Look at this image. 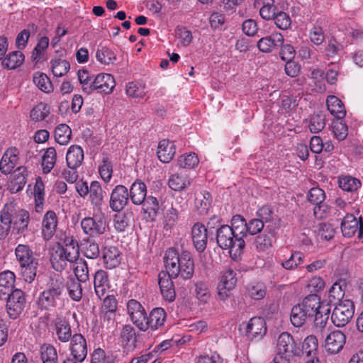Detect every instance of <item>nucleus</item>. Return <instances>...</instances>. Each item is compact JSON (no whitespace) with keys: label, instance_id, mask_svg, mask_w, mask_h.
<instances>
[{"label":"nucleus","instance_id":"f257e3e1","mask_svg":"<svg viewBox=\"0 0 363 363\" xmlns=\"http://www.w3.org/2000/svg\"><path fill=\"white\" fill-rule=\"evenodd\" d=\"M164 262L166 270L172 277L179 275L184 279H191L194 273V262L191 254L182 251L180 254L172 247L166 250Z\"/></svg>","mask_w":363,"mask_h":363},{"label":"nucleus","instance_id":"f03ea898","mask_svg":"<svg viewBox=\"0 0 363 363\" xmlns=\"http://www.w3.org/2000/svg\"><path fill=\"white\" fill-rule=\"evenodd\" d=\"M65 287V279L61 275L52 276L46 289L39 296L38 300L39 308L43 310L55 308L62 299Z\"/></svg>","mask_w":363,"mask_h":363},{"label":"nucleus","instance_id":"7ed1b4c3","mask_svg":"<svg viewBox=\"0 0 363 363\" xmlns=\"http://www.w3.org/2000/svg\"><path fill=\"white\" fill-rule=\"evenodd\" d=\"M216 241L220 248L229 250L230 256L234 260L240 257L245 245L244 240L237 237L228 225H223L217 229Z\"/></svg>","mask_w":363,"mask_h":363},{"label":"nucleus","instance_id":"20e7f679","mask_svg":"<svg viewBox=\"0 0 363 363\" xmlns=\"http://www.w3.org/2000/svg\"><path fill=\"white\" fill-rule=\"evenodd\" d=\"M320 306V297L316 294L306 296L301 303L294 306L291 311L290 320L295 327L302 326L308 319L313 317Z\"/></svg>","mask_w":363,"mask_h":363},{"label":"nucleus","instance_id":"39448f33","mask_svg":"<svg viewBox=\"0 0 363 363\" xmlns=\"http://www.w3.org/2000/svg\"><path fill=\"white\" fill-rule=\"evenodd\" d=\"M15 254L20 264L21 274L23 280L28 283L33 282L37 274L38 259L34 256L30 247L25 245H18Z\"/></svg>","mask_w":363,"mask_h":363},{"label":"nucleus","instance_id":"423d86ee","mask_svg":"<svg viewBox=\"0 0 363 363\" xmlns=\"http://www.w3.org/2000/svg\"><path fill=\"white\" fill-rule=\"evenodd\" d=\"M81 227L84 234L97 238L104 234L107 227L106 218L101 211L91 217H85L81 220Z\"/></svg>","mask_w":363,"mask_h":363},{"label":"nucleus","instance_id":"0eeeda50","mask_svg":"<svg viewBox=\"0 0 363 363\" xmlns=\"http://www.w3.org/2000/svg\"><path fill=\"white\" fill-rule=\"evenodd\" d=\"M72 251L65 250L60 242L52 249L50 261L56 272H62L67 268L68 263L72 264L79 260V256L74 250Z\"/></svg>","mask_w":363,"mask_h":363},{"label":"nucleus","instance_id":"6e6552de","mask_svg":"<svg viewBox=\"0 0 363 363\" xmlns=\"http://www.w3.org/2000/svg\"><path fill=\"white\" fill-rule=\"evenodd\" d=\"M354 313V306L350 300L340 301L333 309L331 320L337 327L345 326L352 319Z\"/></svg>","mask_w":363,"mask_h":363},{"label":"nucleus","instance_id":"1a4fd4ad","mask_svg":"<svg viewBox=\"0 0 363 363\" xmlns=\"http://www.w3.org/2000/svg\"><path fill=\"white\" fill-rule=\"evenodd\" d=\"M6 299L7 300L6 310L9 316L11 319H16L25 307L24 293L20 289H15L7 296Z\"/></svg>","mask_w":363,"mask_h":363},{"label":"nucleus","instance_id":"9d476101","mask_svg":"<svg viewBox=\"0 0 363 363\" xmlns=\"http://www.w3.org/2000/svg\"><path fill=\"white\" fill-rule=\"evenodd\" d=\"M237 282L236 273L232 269H225L217 286L218 296L220 300L225 301L235 288Z\"/></svg>","mask_w":363,"mask_h":363},{"label":"nucleus","instance_id":"9b49d317","mask_svg":"<svg viewBox=\"0 0 363 363\" xmlns=\"http://www.w3.org/2000/svg\"><path fill=\"white\" fill-rule=\"evenodd\" d=\"M129 192L123 185H117L110 194L109 207L114 211L121 212L128 203Z\"/></svg>","mask_w":363,"mask_h":363},{"label":"nucleus","instance_id":"f8f14e48","mask_svg":"<svg viewBox=\"0 0 363 363\" xmlns=\"http://www.w3.org/2000/svg\"><path fill=\"white\" fill-rule=\"evenodd\" d=\"M69 350L71 358L83 362L87 356V342L85 337L80 333L74 334L69 342Z\"/></svg>","mask_w":363,"mask_h":363},{"label":"nucleus","instance_id":"ddd939ff","mask_svg":"<svg viewBox=\"0 0 363 363\" xmlns=\"http://www.w3.org/2000/svg\"><path fill=\"white\" fill-rule=\"evenodd\" d=\"M277 352L288 356H299L300 349L293 337L288 333L284 332L279 335L277 344Z\"/></svg>","mask_w":363,"mask_h":363},{"label":"nucleus","instance_id":"4468645a","mask_svg":"<svg viewBox=\"0 0 363 363\" xmlns=\"http://www.w3.org/2000/svg\"><path fill=\"white\" fill-rule=\"evenodd\" d=\"M174 278L167 270V272L162 271L158 274V284L161 294L163 298L169 302L174 301L176 297L174 286L172 280Z\"/></svg>","mask_w":363,"mask_h":363},{"label":"nucleus","instance_id":"2eb2a0df","mask_svg":"<svg viewBox=\"0 0 363 363\" xmlns=\"http://www.w3.org/2000/svg\"><path fill=\"white\" fill-rule=\"evenodd\" d=\"M325 199L324 191L318 187L312 188L308 194V200L315 205L313 214L318 218H322L327 211V206L323 203Z\"/></svg>","mask_w":363,"mask_h":363},{"label":"nucleus","instance_id":"dca6fc26","mask_svg":"<svg viewBox=\"0 0 363 363\" xmlns=\"http://www.w3.org/2000/svg\"><path fill=\"white\" fill-rule=\"evenodd\" d=\"M341 231L345 237L351 238L356 232L358 237L363 234V223L360 218L358 220L352 214H347L341 223Z\"/></svg>","mask_w":363,"mask_h":363},{"label":"nucleus","instance_id":"f3484780","mask_svg":"<svg viewBox=\"0 0 363 363\" xmlns=\"http://www.w3.org/2000/svg\"><path fill=\"white\" fill-rule=\"evenodd\" d=\"M191 239L193 245L199 252H203L207 245L208 230L201 223H196L191 228Z\"/></svg>","mask_w":363,"mask_h":363},{"label":"nucleus","instance_id":"a211bd4d","mask_svg":"<svg viewBox=\"0 0 363 363\" xmlns=\"http://www.w3.org/2000/svg\"><path fill=\"white\" fill-rule=\"evenodd\" d=\"M116 86L113 77L110 74L100 73L94 76L93 92L100 94H111Z\"/></svg>","mask_w":363,"mask_h":363},{"label":"nucleus","instance_id":"6ab92c4d","mask_svg":"<svg viewBox=\"0 0 363 363\" xmlns=\"http://www.w3.org/2000/svg\"><path fill=\"white\" fill-rule=\"evenodd\" d=\"M345 342V335L340 330H334L327 335L325 347L330 353L337 354L343 348Z\"/></svg>","mask_w":363,"mask_h":363},{"label":"nucleus","instance_id":"aec40b11","mask_svg":"<svg viewBox=\"0 0 363 363\" xmlns=\"http://www.w3.org/2000/svg\"><path fill=\"white\" fill-rule=\"evenodd\" d=\"M123 348L127 352L133 351L136 347L137 335L134 328L130 325L123 326L119 336Z\"/></svg>","mask_w":363,"mask_h":363},{"label":"nucleus","instance_id":"412c9836","mask_svg":"<svg viewBox=\"0 0 363 363\" xmlns=\"http://www.w3.org/2000/svg\"><path fill=\"white\" fill-rule=\"evenodd\" d=\"M266 332V323L261 317L252 318L246 326V333L250 339H261Z\"/></svg>","mask_w":363,"mask_h":363},{"label":"nucleus","instance_id":"4be33fe9","mask_svg":"<svg viewBox=\"0 0 363 363\" xmlns=\"http://www.w3.org/2000/svg\"><path fill=\"white\" fill-rule=\"evenodd\" d=\"M283 43V35L276 32L259 39L257 42V48L262 52H269L273 48L281 45Z\"/></svg>","mask_w":363,"mask_h":363},{"label":"nucleus","instance_id":"5701e85b","mask_svg":"<svg viewBox=\"0 0 363 363\" xmlns=\"http://www.w3.org/2000/svg\"><path fill=\"white\" fill-rule=\"evenodd\" d=\"M57 225L56 213L48 211L44 216L42 223V234L45 240H50L55 233Z\"/></svg>","mask_w":363,"mask_h":363},{"label":"nucleus","instance_id":"b1692460","mask_svg":"<svg viewBox=\"0 0 363 363\" xmlns=\"http://www.w3.org/2000/svg\"><path fill=\"white\" fill-rule=\"evenodd\" d=\"M84 155L83 149L77 145H71L66 154V163L67 167L77 169L84 161Z\"/></svg>","mask_w":363,"mask_h":363},{"label":"nucleus","instance_id":"393cba45","mask_svg":"<svg viewBox=\"0 0 363 363\" xmlns=\"http://www.w3.org/2000/svg\"><path fill=\"white\" fill-rule=\"evenodd\" d=\"M94 286L96 296L102 299L108 291L109 282L107 273L101 269L95 272Z\"/></svg>","mask_w":363,"mask_h":363},{"label":"nucleus","instance_id":"a878e982","mask_svg":"<svg viewBox=\"0 0 363 363\" xmlns=\"http://www.w3.org/2000/svg\"><path fill=\"white\" fill-rule=\"evenodd\" d=\"M105 192L101 184L97 181H93L89 185V201L91 205L98 210H100L104 203Z\"/></svg>","mask_w":363,"mask_h":363},{"label":"nucleus","instance_id":"bb28decb","mask_svg":"<svg viewBox=\"0 0 363 363\" xmlns=\"http://www.w3.org/2000/svg\"><path fill=\"white\" fill-rule=\"evenodd\" d=\"M18 150L15 147L8 149L0 162V170L4 174H9L18 162Z\"/></svg>","mask_w":363,"mask_h":363},{"label":"nucleus","instance_id":"cd10ccee","mask_svg":"<svg viewBox=\"0 0 363 363\" xmlns=\"http://www.w3.org/2000/svg\"><path fill=\"white\" fill-rule=\"evenodd\" d=\"M15 274L11 271L0 273V298L5 299L13 292L15 282Z\"/></svg>","mask_w":363,"mask_h":363},{"label":"nucleus","instance_id":"c85d7f7f","mask_svg":"<svg viewBox=\"0 0 363 363\" xmlns=\"http://www.w3.org/2000/svg\"><path fill=\"white\" fill-rule=\"evenodd\" d=\"M129 199L135 205H140L147 197V186L140 180L134 182L130 188Z\"/></svg>","mask_w":363,"mask_h":363},{"label":"nucleus","instance_id":"c756f323","mask_svg":"<svg viewBox=\"0 0 363 363\" xmlns=\"http://www.w3.org/2000/svg\"><path fill=\"white\" fill-rule=\"evenodd\" d=\"M103 259L106 267L113 269L118 266L121 261V255L115 246H106L102 251Z\"/></svg>","mask_w":363,"mask_h":363},{"label":"nucleus","instance_id":"7c9ffc66","mask_svg":"<svg viewBox=\"0 0 363 363\" xmlns=\"http://www.w3.org/2000/svg\"><path fill=\"white\" fill-rule=\"evenodd\" d=\"M176 149L173 142L169 140H162L157 147V157L164 163L169 162L175 155Z\"/></svg>","mask_w":363,"mask_h":363},{"label":"nucleus","instance_id":"2f4dec72","mask_svg":"<svg viewBox=\"0 0 363 363\" xmlns=\"http://www.w3.org/2000/svg\"><path fill=\"white\" fill-rule=\"evenodd\" d=\"M182 211V207L179 205L177 199L174 203H171V207L167 210L164 216V228L165 230H170L175 226L179 219V212Z\"/></svg>","mask_w":363,"mask_h":363},{"label":"nucleus","instance_id":"473e14b6","mask_svg":"<svg viewBox=\"0 0 363 363\" xmlns=\"http://www.w3.org/2000/svg\"><path fill=\"white\" fill-rule=\"evenodd\" d=\"M211 203L212 196L208 191L203 190L195 194L194 206L199 214H207Z\"/></svg>","mask_w":363,"mask_h":363},{"label":"nucleus","instance_id":"72a5a7b5","mask_svg":"<svg viewBox=\"0 0 363 363\" xmlns=\"http://www.w3.org/2000/svg\"><path fill=\"white\" fill-rule=\"evenodd\" d=\"M326 104L330 113L337 119H342L346 115L345 106L342 101L334 95L328 96Z\"/></svg>","mask_w":363,"mask_h":363},{"label":"nucleus","instance_id":"f704fd0d","mask_svg":"<svg viewBox=\"0 0 363 363\" xmlns=\"http://www.w3.org/2000/svg\"><path fill=\"white\" fill-rule=\"evenodd\" d=\"M191 182L188 176L182 172L172 174L168 179L169 188L176 191H179L190 186Z\"/></svg>","mask_w":363,"mask_h":363},{"label":"nucleus","instance_id":"c9c22d12","mask_svg":"<svg viewBox=\"0 0 363 363\" xmlns=\"http://www.w3.org/2000/svg\"><path fill=\"white\" fill-rule=\"evenodd\" d=\"M140 205H142L143 213L147 215V218L153 220L157 216L160 209V204L157 198L148 196Z\"/></svg>","mask_w":363,"mask_h":363},{"label":"nucleus","instance_id":"e433bc0d","mask_svg":"<svg viewBox=\"0 0 363 363\" xmlns=\"http://www.w3.org/2000/svg\"><path fill=\"white\" fill-rule=\"evenodd\" d=\"M166 318V313L162 308H156L153 309L149 316L147 318V323L148 328L157 330L164 325Z\"/></svg>","mask_w":363,"mask_h":363},{"label":"nucleus","instance_id":"4c0bfd02","mask_svg":"<svg viewBox=\"0 0 363 363\" xmlns=\"http://www.w3.org/2000/svg\"><path fill=\"white\" fill-rule=\"evenodd\" d=\"M55 330L58 340L65 343L71 341L73 335L68 322L62 319L58 320L55 323Z\"/></svg>","mask_w":363,"mask_h":363},{"label":"nucleus","instance_id":"58836bf2","mask_svg":"<svg viewBox=\"0 0 363 363\" xmlns=\"http://www.w3.org/2000/svg\"><path fill=\"white\" fill-rule=\"evenodd\" d=\"M34 199L35 203V210L40 213L43 209V203L45 201V185L40 177H38L33 189Z\"/></svg>","mask_w":363,"mask_h":363},{"label":"nucleus","instance_id":"ea45409f","mask_svg":"<svg viewBox=\"0 0 363 363\" xmlns=\"http://www.w3.org/2000/svg\"><path fill=\"white\" fill-rule=\"evenodd\" d=\"M54 136L57 143L65 145L68 144L71 140L72 130L67 124H60L55 128Z\"/></svg>","mask_w":363,"mask_h":363},{"label":"nucleus","instance_id":"a19ab883","mask_svg":"<svg viewBox=\"0 0 363 363\" xmlns=\"http://www.w3.org/2000/svg\"><path fill=\"white\" fill-rule=\"evenodd\" d=\"M23 61L24 55L21 51H13L3 60L2 65L8 69H14L21 66Z\"/></svg>","mask_w":363,"mask_h":363},{"label":"nucleus","instance_id":"79ce46f5","mask_svg":"<svg viewBox=\"0 0 363 363\" xmlns=\"http://www.w3.org/2000/svg\"><path fill=\"white\" fill-rule=\"evenodd\" d=\"M77 76L82 91L86 94L93 93L94 75H91L86 69H79Z\"/></svg>","mask_w":363,"mask_h":363},{"label":"nucleus","instance_id":"37998d69","mask_svg":"<svg viewBox=\"0 0 363 363\" xmlns=\"http://www.w3.org/2000/svg\"><path fill=\"white\" fill-rule=\"evenodd\" d=\"M230 228L237 237L243 239L247 233V223L242 216L235 215L232 218Z\"/></svg>","mask_w":363,"mask_h":363},{"label":"nucleus","instance_id":"c03bdc74","mask_svg":"<svg viewBox=\"0 0 363 363\" xmlns=\"http://www.w3.org/2000/svg\"><path fill=\"white\" fill-rule=\"evenodd\" d=\"M57 160V153L55 147H48L43 156L42 160V167L43 172L48 174L53 169Z\"/></svg>","mask_w":363,"mask_h":363},{"label":"nucleus","instance_id":"a18cd8bd","mask_svg":"<svg viewBox=\"0 0 363 363\" xmlns=\"http://www.w3.org/2000/svg\"><path fill=\"white\" fill-rule=\"evenodd\" d=\"M133 216L132 212H119L113 217L114 228L118 232H124L128 227Z\"/></svg>","mask_w":363,"mask_h":363},{"label":"nucleus","instance_id":"49530a36","mask_svg":"<svg viewBox=\"0 0 363 363\" xmlns=\"http://www.w3.org/2000/svg\"><path fill=\"white\" fill-rule=\"evenodd\" d=\"M82 251L86 257L89 259H96L100 255L99 245L91 240H84L82 243Z\"/></svg>","mask_w":363,"mask_h":363},{"label":"nucleus","instance_id":"de8ad7c7","mask_svg":"<svg viewBox=\"0 0 363 363\" xmlns=\"http://www.w3.org/2000/svg\"><path fill=\"white\" fill-rule=\"evenodd\" d=\"M330 309L327 305H321L320 303L319 308L315 311V313L313 316L314 318V324L316 328H324L327 321L328 320L329 313Z\"/></svg>","mask_w":363,"mask_h":363},{"label":"nucleus","instance_id":"09e8293b","mask_svg":"<svg viewBox=\"0 0 363 363\" xmlns=\"http://www.w3.org/2000/svg\"><path fill=\"white\" fill-rule=\"evenodd\" d=\"M338 184L339 187L343 191L353 192L360 187L361 182L359 179L354 177L344 176L339 178Z\"/></svg>","mask_w":363,"mask_h":363},{"label":"nucleus","instance_id":"8fccbe9b","mask_svg":"<svg viewBox=\"0 0 363 363\" xmlns=\"http://www.w3.org/2000/svg\"><path fill=\"white\" fill-rule=\"evenodd\" d=\"M34 84L43 91L50 93L52 91V84L48 77L43 72H37L33 74Z\"/></svg>","mask_w":363,"mask_h":363},{"label":"nucleus","instance_id":"3c124183","mask_svg":"<svg viewBox=\"0 0 363 363\" xmlns=\"http://www.w3.org/2000/svg\"><path fill=\"white\" fill-rule=\"evenodd\" d=\"M318 348L317 338L313 335H308L305 338L302 344V349L300 350V355L310 357L315 354Z\"/></svg>","mask_w":363,"mask_h":363},{"label":"nucleus","instance_id":"603ef678","mask_svg":"<svg viewBox=\"0 0 363 363\" xmlns=\"http://www.w3.org/2000/svg\"><path fill=\"white\" fill-rule=\"evenodd\" d=\"M96 57L101 63L110 65L116 59L115 53L105 46L99 47L96 52Z\"/></svg>","mask_w":363,"mask_h":363},{"label":"nucleus","instance_id":"864d4df0","mask_svg":"<svg viewBox=\"0 0 363 363\" xmlns=\"http://www.w3.org/2000/svg\"><path fill=\"white\" fill-rule=\"evenodd\" d=\"M29 220V213L26 210L14 211L13 223L18 231L27 228Z\"/></svg>","mask_w":363,"mask_h":363},{"label":"nucleus","instance_id":"5fc2aeb1","mask_svg":"<svg viewBox=\"0 0 363 363\" xmlns=\"http://www.w3.org/2000/svg\"><path fill=\"white\" fill-rule=\"evenodd\" d=\"M81 282L74 278H70L67 281V288L69 297L74 301H79L82 296Z\"/></svg>","mask_w":363,"mask_h":363},{"label":"nucleus","instance_id":"6e6d98bb","mask_svg":"<svg viewBox=\"0 0 363 363\" xmlns=\"http://www.w3.org/2000/svg\"><path fill=\"white\" fill-rule=\"evenodd\" d=\"M50 64L52 72L53 75L57 77L65 75L69 71L70 67L69 62L65 60H52Z\"/></svg>","mask_w":363,"mask_h":363},{"label":"nucleus","instance_id":"4d7b16f0","mask_svg":"<svg viewBox=\"0 0 363 363\" xmlns=\"http://www.w3.org/2000/svg\"><path fill=\"white\" fill-rule=\"evenodd\" d=\"M40 357L43 363H57V351L52 345H42L40 347Z\"/></svg>","mask_w":363,"mask_h":363},{"label":"nucleus","instance_id":"13d9d810","mask_svg":"<svg viewBox=\"0 0 363 363\" xmlns=\"http://www.w3.org/2000/svg\"><path fill=\"white\" fill-rule=\"evenodd\" d=\"M145 84L139 82H131L127 84L126 94L133 98H143L145 94Z\"/></svg>","mask_w":363,"mask_h":363},{"label":"nucleus","instance_id":"bf43d9fd","mask_svg":"<svg viewBox=\"0 0 363 363\" xmlns=\"http://www.w3.org/2000/svg\"><path fill=\"white\" fill-rule=\"evenodd\" d=\"M14 211L13 206L5 205L2 211H1L0 220L4 225V228L6 231H9L13 223Z\"/></svg>","mask_w":363,"mask_h":363},{"label":"nucleus","instance_id":"052dcab7","mask_svg":"<svg viewBox=\"0 0 363 363\" xmlns=\"http://www.w3.org/2000/svg\"><path fill=\"white\" fill-rule=\"evenodd\" d=\"M74 269V274L77 281L86 282L89 280V269L88 264L85 260L80 259Z\"/></svg>","mask_w":363,"mask_h":363},{"label":"nucleus","instance_id":"680f3d73","mask_svg":"<svg viewBox=\"0 0 363 363\" xmlns=\"http://www.w3.org/2000/svg\"><path fill=\"white\" fill-rule=\"evenodd\" d=\"M50 113L49 107L43 103L37 104L30 112V118L34 121L44 120Z\"/></svg>","mask_w":363,"mask_h":363},{"label":"nucleus","instance_id":"e2e57ef3","mask_svg":"<svg viewBox=\"0 0 363 363\" xmlns=\"http://www.w3.org/2000/svg\"><path fill=\"white\" fill-rule=\"evenodd\" d=\"M274 0H264L263 6L259 10L260 16L264 20H273L276 14Z\"/></svg>","mask_w":363,"mask_h":363},{"label":"nucleus","instance_id":"0e129e2a","mask_svg":"<svg viewBox=\"0 0 363 363\" xmlns=\"http://www.w3.org/2000/svg\"><path fill=\"white\" fill-rule=\"evenodd\" d=\"M272 233L261 234L256 237L254 245L256 249L259 251H265L272 245Z\"/></svg>","mask_w":363,"mask_h":363},{"label":"nucleus","instance_id":"69168bd1","mask_svg":"<svg viewBox=\"0 0 363 363\" xmlns=\"http://www.w3.org/2000/svg\"><path fill=\"white\" fill-rule=\"evenodd\" d=\"M133 323L141 331H146L148 329L147 323V313L144 308L133 314L130 317Z\"/></svg>","mask_w":363,"mask_h":363},{"label":"nucleus","instance_id":"338daca9","mask_svg":"<svg viewBox=\"0 0 363 363\" xmlns=\"http://www.w3.org/2000/svg\"><path fill=\"white\" fill-rule=\"evenodd\" d=\"M195 293L198 300L203 303H206L211 297L208 286L203 281H200L195 284Z\"/></svg>","mask_w":363,"mask_h":363},{"label":"nucleus","instance_id":"774afa93","mask_svg":"<svg viewBox=\"0 0 363 363\" xmlns=\"http://www.w3.org/2000/svg\"><path fill=\"white\" fill-rule=\"evenodd\" d=\"M199 158L195 153L183 155L179 157L178 164L183 169H192L199 164Z\"/></svg>","mask_w":363,"mask_h":363}]
</instances>
